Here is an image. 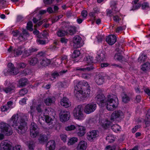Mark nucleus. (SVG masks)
Segmentation results:
<instances>
[{
  "label": "nucleus",
  "instance_id": "72a5a7b5",
  "mask_svg": "<svg viewBox=\"0 0 150 150\" xmlns=\"http://www.w3.org/2000/svg\"><path fill=\"white\" fill-rule=\"evenodd\" d=\"M30 135L31 137L35 138L39 134V130H30Z\"/></svg>",
  "mask_w": 150,
  "mask_h": 150
},
{
  "label": "nucleus",
  "instance_id": "39448f33",
  "mask_svg": "<svg viewBox=\"0 0 150 150\" xmlns=\"http://www.w3.org/2000/svg\"><path fill=\"white\" fill-rule=\"evenodd\" d=\"M83 110V109L81 105H79L75 108L73 114L75 119L79 120H83L84 119L85 116Z\"/></svg>",
  "mask_w": 150,
  "mask_h": 150
},
{
  "label": "nucleus",
  "instance_id": "dca6fc26",
  "mask_svg": "<svg viewBox=\"0 0 150 150\" xmlns=\"http://www.w3.org/2000/svg\"><path fill=\"white\" fill-rule=\"evenodd\" d=\"M13 147L6 142L3 141L0 144V150H13Z\"/></svg>",
  "mask_w": 150,
  "mask_h": 150
},
{
  "label": "nucleus",
  "instance_id": "4d7b16f0",
  "mask_svg": "<svg viewBox=\"0 0 150 150\" xmlns=\"http://www.w3.org/2000/svg\"><path fill=\"white\" fill-rule=\"evenodd\" d=\"M141 5L139 4H134L133 6L132 10H135L137 9L140 7Z\"/></svg>",
  "mask_w": 150,
  "mask_h": 150
},
{
  "label": "nucleus",
  "instance_id": "2eb2a0df",
  "mask_svg": "<svg viewBox=\"0 0 150 150\" xmlns=\"http://www.w3.org/2000/svg\"><path fill=\"white\" fill-rule=\"evenodd\" d=\"M88 147L87 142L84 140L80 141L77 145L76 149L78 150H86Z\"/></svg>",
  "mask_w": 150,
  "mask_h": 150
},
{
  "label": "nucleus",
  "instance_id": "ea45409f",
  "mask_svg": "<svg viewBox=\"0 0 150 150\" xmlns=\"http://www.w3.org/2000/svg\"><path fill=\"white\" fill-rule=\"evenodd\" d=\"M67 71V70H63L61 71L59 73L57 72L54 73L52 75V77H53V79H52V80H54V79L55 78V76H57L60 75H62V74L65 73Z\"/></svg>",
  "mask_w": 150,
  "mask_h": 150
},
{
  "label": "nucleus",
  "instance_id": "3c124183",
  "mask_svg": "<svg viewBox=\"0 0 150 150\" xmlns=\"http://www.w3.org/2000/svg\"><path fill=\"white\" fill-rule=\"evenodd\" d=\"M122 100L124 102L126 103L129 101V98L126 95H125L124 96L122 97Z\"/></svg>",
  "mask_w": 150,
  "mask_h": 150
},
{
  "label": "nucleus",
  "instance_id": "f704fd0d",
  "mask_svg": "<svg viewBox=\"0 0 150 150\" xmlns=\"http://www.w3.org/2000/svg\"><path fill=\"white\" fill-rule=\"evenodd\" d=\"M93 69L92 68L86 67L85 68H80L79 67H77L75 68V69L77 71H89Z\"/></svg>",
  "mask_w": 150,
  "mask_h": 150
},
{
  "label": "nucleus",
  "instance_id": "f3484780",
  "mask_svg": "<svg viewBox=\"0 0 150 150\" xmlns=\"http://www.w3.org/2000/svg\"><path fill=\"white\" fill-rule=\"evenodd\" d=\"M116 36L113 35L108 36L106 39V41L110 45L114 44L116 41Z\"/></svg>",
  "mask_w": 150,
  "mask_h": 150
},
{
  "label": "nucleus",
  "instance_id": "de8ad7c7",
  "mask_svg": "<svg viewBox=\"0 0 150 150\" xmlns=\"http://www.w3.org/2000/svg\"><path fill=\"white\" fill-rule=\"evenodd\" d=\"M60 138L64 142H66L67 139V136L65 134H61L60 135Z\"/></svg>",
  "mask_w": 150,
  "mask_h": 150
},
{
  "label": "nucleus",
  "instance_id": "bb28decb",
  "mask_svg": "<svg viewBox=\"0 0 150 150\" xmlns=\"http://www.w3.org/2000/svg\"><path fill=\"white\" fill-rule=\"evenodd\" d=\"M95 81L98 85H101L104 82V77L100 74H99L96 77L95 79Z\"/></svg>",
  "mask_w": 150,
  "mask_h": 150
},
{
  "label": "nucleus",
  "instance_id": "c9c22d12",
  "mask_svg": "<svg viewBox=\"0 0 150 150\" xmlns=\"http://www.w3.org/2000/svg\"><path fill=\"white\" fill-rule=\"evenodd\" d=\"M115 137L114 136L111 134H109L106 137V140L110 143L113 142L115 140Z\"/></svg>",
  "mask_w": 150,
  "mask_h": 150
},
{
  "label": "nucleus",
  "instance_id": "37998d69",
  "mask_svg": "<svg viewBox=\"0 0 150 150\" xmlns=\"http://www.w3.org/2000/svg\"><path fill=\"white\" fill-rule=\"evenodd\" d=\"M32 71L30 69H26L23 71L22 73V74L23 76H26L30 75Z\"/></svg>",
  "mask_w": 150,
  "mask_h": 150
},
{
  "label": "nucleus",
  "instance_id": "423d86ee",
  "mask_svg": "<svg viewBox=\"0 0 150 150\" xmlns=\"http://www.w3.org/2000/svg\"><path fill=\"white\" fill-rule=\"evenodd\" d=\"M24 50V48L23 46H17L13 48L11 46L8 49V51L9 53L11 52L15 57H16L21 55Z\"/></svg>",
  "mask_w": 150,
  "mask_h": 150
},
{
  "label": "nucleus",
  "instance_id": "ddd939ff",
  "mask_svg": "<svg viewBox=\"0 0 150 150\" xmlns=\"http://www.w3.org/2000/svg\"><path fill=\"white\" fill-rule=\"evenodd\" d=\"M95 99L98 103L101 105L105 104L106 98L104 95L102 94H100L97 95L95 97Z\"/></svg>",
  "mask_w": 150,
  "mask_h": 150
},
{
  "label": "nucleus",
  "instance_id": "e433bc0d",
  "mask_svg": "<svg viewBox=\"0 0 150 150\" xmlns=\"http://www.w3.org/2000/svg\"><path fill=\"white\" fill-rule=\"evenodd\" d=\"M84 61L88 64H90L93 62V58L92 56H88L84 58Z\"/></svg>",
  "mask_w": 150,
  "mask_h": 150
},
{
  "label": "nucleus",
  "instance_id": "a211bd4d",
  "mask_svg": "<svg viewBox=\"0 0 150 150\" xmlns=\"http://www.w3.org/2000/svg\"><path fill=\"white\" fill-rule=\"evenodd\" d=\"M8 66L9 68L8 71L10 74L16 75L18 72V69L15 68L13 64L9 63L8 64Z\"/></svg>",
  "mask_w": 150,
  "mask_h": 150
},
{
  "label": "nucleus",
  "instance_id": "bf43d9fd",
  "mask_svg": "<svg viewBox=\"0 0 150 150\" xmlns=\"http://www.w3.org/2000/svg\"><path fill=\"white\" fill-rule=\"evenodd\" d=\"M60 41L62 43L66 44L67 43L68 40L65 38H61Z\"/></svg>",
  "mask_w": 150,
  "mask_h": 150
},
{
  "label": "nucleus",
  "instance_id": "13d9d810",
  "mask_svg": "<svg viewBox=\"0 0 150 150\" xmlns=\"http://www.w3.org/2000/svg\"><path fill=\"white\" fill-rule=\"evenodd\" d=\"M90 76V75L88 74H83L82 75V77L84 79H88Z\"/></svg>",
  "mask_w": 150,
  "mask_h": 150
},
{
  "label": "nucleus",
  "instance_id": "b1692460",
  "mask_svg": "<svg viewBox=\"0 0 150 150\" xmlns=\"http://www.w3.org/2000/svg\"><path fill=\"white\" fill-rule=\"evenodd\" d=\"M15 88V85L13 83L10 84L8 87L4 88L3 90L6 93H10L13 92Z\"/></svg>",
  "mask_w": 150,
  "mask_h": 150
},
{
  "label": "nucleus",
  "instance_id": "aec40b11",
  "mask_svg": "<svg viewBox=\"0 0 150 150\" xmlns=\"http://www.w3.org/2000/svg\"><path fill=\"white\" fill-rule=\"evenodd\" d=\"M23 34H21L18 38V39L21 41H23L26 40L27 38L29 36L27 31L24 29H22Z\"/></svg>",
  "mask_w": 150,
  "mask_h": 150
},
{
  "label": "nucleus",
  "instance_id": "6ab92c4d",
  "mask_svg": "<svg viewBox=\"0 0 150 150\" xmlns=\"http://www.w3.org/2000/svg\"><path fill=\"white\" fill-rule=\"evenodd\" d=\"M61 105L65 108H68L71 105V103L69 100L66 97L62 99L60 102Z\"/></svg>",
  "mask_w": 150,
  "mask_h": 150
},
{
  "label": "nucleus",
  "instance_id": "9d476101",
  "mask_svg": "<svg viewBox=\"0 0 150 150\" xmlns=\"http://www.w3.org/2000/svg\"><path fill=\"white\" fill-rule=\"evenodd\" d=\"M98 132L95 130L90 131L87 134L86 138L90 141H92L98 136Z\"/></svg>",
  "mask_w": 150,
  "mask_h": 150
},
{
  "label": "nucleus",
  "instance_id": "49530a36",
  "mask_svg": "<svg viewBox=\"0 0 150 150\" xmlns=\"http://www.w3.org/2000/svg\"><path fill=\"white\" fill-rule=\"evenodd\" d=\"M28 150H34L33 148L34 146V143L33 142L29 141L28 143Z\"/></svg>",
  "mask_w": 150,
  "mask_h": 150
},
{
  "label": "nucleus",
  "instance_id": "a18cd8bd",
  "mask_svg": "<svg viewBox=\"0 0 150 150\" xmlns=\"http://www.w3.org/2000/svg\"><path fill=\"white\" fill-rule=\"evenodd\" d=\"M80 53V51L78 50H75L74 51L72 55V57L73 58H76L78 57Z\"/></svg>",
  "mask_w": 150,
  "mask_h": 150
},
{
  "label": "nucleus",
  "instance_id": "680f3d73",
  "mask_svg": "<svg viewBox=\"0 0 150 150\" xmlns=\"http://www.w3.org/2000/svg\"><path fill=\"white\" fill-rule=\"evenodd\" d=\"M89 15L91 18V19L92 21H94L95 20V13L93 12H91L89 13Z\"/></svg>",
  "mask_w": 150,
  "mask_h": 150
},
{
  "label": "nucleus",
  "instance_id": "6e6d98bb",
  "mask_svg": "<svg viewBox=\"0 0 150 150\" xmlns=\"http://www.w3.org/2000/svg\"><path fill=\"white\" fill-rule=\"evenodd\" d=\"M37 42L38 44L41 45H44L46 43V41L45 40H41L38 39L37 40Z\"/></svg>",
  "mask_w": 150,
  "mask_h": 150
},
{
  "label": "nucleus",
  "instance_id": "58836bf2",
  "mask_svg": "<svg viewBox=\"0 0 150 150\" xmlns=\"http://www.w3.org/2000/svg\"><path fill=\"white\" fill-rule=\"evenodd\" d=\"M57 35L59 37H62L67 35V32L65 31L60 30L57 33Z\"/></svg>",
  "mask_w": 150,
  "mask_h": 150
},
{
  "label": "nucleus",
  "instance_id": "9b49d317",
  "mask_svg": "<svg viewBox=\"0 0 150 150\" xmlns=\"http://www.w3.org/2000/svg\"><path fill=\"white\" fill-rule=\"evenodd\" d=\"M59 117L61 121L64 122L67 121L70 117V112L67 111L62 110L60 112Z\"/></svg>",
  "mask_w": 150,
  "mask_h": 150
},
{
  "label": "nucleus",
  "instance_id": "6e6552de",
  "mask_svg": "<svg viewBox=\"0 0 150 150\" xmlns=\"http://www.w3.org/2000/svg\"><path fill=\"white\" fill-rule=\"evenodd\" d=\"M97 105L93 103L86 105L83 108L84 112L86 114H89L94 112L96 109Z\"/></svg>",
  "mask_w": 150,
  "mask_h": 150
},
{
  "label": "nucleus",
  "instance_id": "1a4fd4ad",
  "mask_svg": "<svg viewBox=\"0 0 150 150\" xmlns=\"http://www.w3.org/2000/svg\"><path fill=\"white\" fill-rule=\"evenodd\" d=\"M73 42V46L74 48L81 47L83 45L81 38L78 35H76L74 37Z\"/></svg>",
  "mask_w": 150,
  "mask_h": 150
},
{
  "label": "nucleus",
  "instance_id": "cd10ccee",
  "mask_svg": "<svg viewBox=\"0 0 150 150\" xmlns=\"http://www.w3.org/2000/svg\"><path fill=\"white\" fill-rule=\"evenodd\" d=\"M116 50L118 53L116 54L114 56V59H115L119 61H121L122 60L123 57L121 54V53L123 52V50H120L119 48L116 49Z\"/></svg>",
  "mask_w": 150,
  "mask_h": 150
},
{
  "label": "nucleus",
  "instance_id": "c03bdc74",
  "mask_svg": "<svg viewBox=\"0 0 150 150\" xmlns=\"http://www.w3.org/2000/svg\"><path fill=\"white\" fill-rule=\"evenodd\" d=\"M39 130V129L35 123L32 122L30 125V130Z\"/></svg>",
  "mask_w": 150,
  "mask_h": 150
},
{
  "label": "nucleus",
  "instance_id": "f8f14e48",
  "mask_svg": "<svg viewBox=\"0 0 150 150\" xmlns=\"http://www.w3.org/2000/svg\"><path fill=\"white\" fill-rule=\"evenodd\" d=\"M76 129V133L79 137H82L86 133V128L82 126L78 125Z\"/></svg>",
  "mask_w": 150,
  "mask_h": 150
},
{
  "label": "nucleus",
  "instance_id": "e2e57ef3",
  "mask_svg": "<svg viewBox=\"0 0 150 150\" xmlns=\"http://www.w3.org/2000/svg\"><path fill=\"white\" fill-rule=\"evenodd\" d=\"M107 15L111 17L114 14V13L112 12V10H111L109 9L107 10Z\"/></svg>",
  "mask_w": 150,
  "mask_h": 150
},
{
  "label": "nucleus",
  "instance_id": "052dcab7",
  "mask_svg": "<svg viewBox=\"0 0 150 150\" xmlns=\"http://www.w3.org/2000/svg\"><path fill=\"white\" fill-rule=\"evenodd\" d=\"M13 150H22L21 146L19 145H16L14 147H13Z\"/></svg>",
  "mask_w": 150,
  "mask_h": 150
},
{
  "label": "nucleus",
  "instance_id": "0eeeda50",
  "mask_svg": "<svg viewBox=\"0 0 150 150\" xmlns=\"http://www.w3.org/2000/svg\"><path fill=\"white\" fill-rule=\"evenodd\" d=\"M110 115L109 114H105L101 117L99 120L100 125L104 128L109 127L111 125V122L108 119L109 118Z\"/></svg>",
  "mask_w": 150,
  "mask_h": 150
},
{
  "label": "nucleus",
  "instance_id": "79ce46f5",
  "mask_svg": "<svg viewBox=\"0 0 150 150\" xmlns=\"http://www.w3.org/2000/svg\"><path fill=\"white\" fill-rule=\"evenodd\" d=\"M76 127L74 125H70L65 127V129L67 131H71L76 129Z\"/></svg>",
  "mask_w": 150,
  "mask_h": 150
},
{
  "label": "nucleus",
  "instance_id": "4468645a",
  "mask_svg": "<svg viewBox=\"0 0 150 150\" xmlns=\"http://www.w3.org/2000/svg\"><path fill=\"white\" fill-rule=\"evenodd\" d=\"M124 113L121 111H115L112 114L110 119L112 120H113L118 118H122L124 117Z\"/></svg>",
  "mask_w": 150,
  "mask_h": 150
},
{
  "label": "nucleus",
  "instance_id": "0e129e2a",
  "mask_svg": "<svg viewBox=\"0 0 150 150\" xmlns=\"http://www.w3.org/2000/svg\"><path fill=\"white\" fill-rule=\"evenodd\" d=\"M61 63H62V61L64 60H66L67 62L68 61L67 56L66 55H63L62 56L61 58L60 59Z\"/></svg>",
  "mask_w": 150,
  "mask_h": 150
},
{
  "label": "nucleus",
  "instance_id": "2f4dec72",
  "mask_svg": "<svg viewBox=\"0 0 150 150\" xmlns=\"http://www.w3.org/2000/svg\"><path fill=\"white\" fill-rule=\"evenodd\" d=\"M150 69V64L147 62L141 66V69L144 72L149 71Z\"/></svg>",
  "mask_w": 150,
  "mask_h": 150
},
{
  "label": "nucleus",
  "instance_id": "c85d7f7f",
  "mask_svg": "<svg viewBox=\"0 0 150 150\" xmlns=\"http://www.w3.org/2000/svg\"><path fill=\"white\" fill-rule=\"evenodd\" d=\"M39 59L37 57L31 58L28 60V63L30 65L33 66L35 65L39 62Z\"/></svg>",
  "mask_w": 150,
  "mask_h": 150
},
{
  "label": "nucleus",
  "instance_id": "393cba45",
  "mask_svg": "<svg viewBox=\"0 0 150 150\" xmlns=\"http://www.w3.org/2000/svg\"><path fill=\"white\" fill-rule=\"evenodd\" d=\"M39 59L40 64L45 67L48 66L51 62L50 60L45 58L42 57L41 58H39Z\"/></svg>",
  "mask_w": 150,
  "mask_h": 150
},
{
  "label": "nucleus",
  "instance_id": "473e14b6",
  "mask_svg": "<svg viewBox=\"0 0 150 150\" xmlns=\"http://www.w3.org/2000/svg\"><path fill=\"white\" fill-rule=\"evenodd\" d=\"M78 140V139L76 137H73L69 139L67 144L68 145H71L76 142Z\"/></svg>",
  "mask_w": 150,
  "mask_h": 150
},
{
  "label": "nucleus",
  "instance_id": "4c0bfd02",
  "mask_svg": "<svg viewBox=\"0 0 150 150\" xmlns=\"http://www.w3.org/2000/svg\"><path fill=\"white\" fill-rule=\"evenodd\" d=\"M120 127L117 124L111 126V129L112 130L116 132H117L120 131Z\"/></svg>",
  "mask_w": 150,
  "mask_h": 150
},
{
  "label": "nucleus",
  "instance_id": "5fc2aeb1",
  "mask_svg": "<svg viewBox=\"0 0 150 150\" xmlns=\"http://www.w3.org/2000/svg\"><path fill=\"white\" fill-rule=\"evenodd\" d=\"M42 106L41 104L38 105L36 107V109L39 113H41L42 112Z\"/></svg>",
  "mask_w": 150,
  "mask_h": 150
},
{
  "label": "nucleus",
  "instance_id": "69168bd1",
  "mask_svg": "<svg viewBox=\"0 0 150 150\" xmlns=\"http://www.w3.org/2000/svg\"><path fill=\"white\" fill-rule=\"evenodd\" d=\"M31 50H25L24 51V55L26 57H28L30 55L31 52Z\"/></svg>",
  "mask_w": 150,
  "mask_h": 150
},
{
  "label": "nucleus",
  "instance_id": "f03ea898",
  "mask_svg": "<svg viewBox=\"0 0 150 150\" xmlns=\"http://www.w3.org/2000/svg\"><path fill=\"white\" fill-rule=\"evenodd\" d=\"M75 95L77 98L89 96L91 90L89 84L85 81L78 82L75 86Z\"/></svg>",
  "mask_w": 150,
  "mask_h": 150
},
{
  "label": "nucleus",
  "instance_id": "c756f323",
  "mask_svg": "<svg viewBox=\"0 0 150 150\" xmlns=\"http://www.w3.org/2000/svg\"><path fill=\"white\" fill-rule=\"evenodd\" d=\"M145 124L146 127L150 125V111L149 110L146 115L144 120Z\"/></svg>",
  "mask_w": 150,
  "mask_h": 150
},
{
  "label": "nucleus",
  "instance_id": "603ef678",
  "mask_svg": "<svg viewBox=\"0 0 150 150\" xmlns=\"http://www.w3.org/2000/svg\"><path fill=\"white\" fill-rule=\"evenodd\" d=\"M142 7L143 9H146L149 8L148 4L147 3H144L142 4Z\"/></svg>",
  "mask_w": 150,
  "mask_h": 150
},
{
  "label": "nucleus",
  "instance_id": "774afa93",
  "mask_svg": "<svg viewBox=\"0 0 150 150\" xmlns=\"http://www.w3.org/2000/svg\"><path fill=\"white\" fill-rule=\"evenodd\" d=\"M115 146H111L110 145L107 146L105 148L106 150H115Z\"/></svg>",
  "mask_w": 150,
  "mask_h": 150
},
{
  "label": "nucleus",
  "instance_id": "7c9ffc66",
  "mask_svg": "<svg viewBox=\"0 0 150 150\" xmlns=\"http://www.w3.org/2000/svg\"><path fill=\"white\" fill-rule=\"evenodd\" d=\"M28 82V80L26 79L22 78L19 80L18 86L19 87L25 86Z\"/></svg>",
  "mask_w": 150,
  "mask_h": 150
},
{
  "label": "nucleus",
  "instance_id": "412c9836",
  "mask_svg": "<svg viewBox=\"0 0 150 150\" xmlns=\"http://www.w3.org/2000/svg\"><path fill=\"white\" fill-rule=\"evenodd\" d=\"M55 146L56 144L54 140L50 141L47 143L46 150H54Z\"/></svg>",
  "mask_w": 150,
  "mask_h": 150
},
{
  "label": "nucleus",
  "instance_id": "5701e85b",
  "mask_svg": "<svg viewBox=\"0 0 150 150\" xmlns=\"http://www.w3.org/2000/svg\"><path fill=\"white\" fill-rule=\"evenodd\" d=\"M55 98L54 97H48L44 100V103L47 105H50L55 102Z\"/></svg>",
  "mask_w": 150,
  "mask_h": 150
},
{
  "label": "nucleus",
  "instance_id": "4be33fe9",
  "mask_svg": "<svg viewBox=\"0 0 150 150\" xmlns=\"http://www.w3.org/2000/svg\"><path fill=\"white\" fill-rule=\"evenodd\" d=\"M13 102L11 101L8 102L7 104L1 107V110L2 112H5L8 110L10 108H12V105Z\"/></svg>",
  "mask_w": 150,
  "mask_h": 150
},
{
  "label": "nucleus",
  "instance_id": "a878e982",
  "mask_svg": "<svg viewBox=\"0 0 150 150\" xmlns=\"http://www.w3.org/2000/svg\"><path fill=\"white\" fill-rule=\"evenodd\" d=\"M67 28V33L69 32V33L71 35L75 34L76 32V28L74 26L68 25L66 27Z\"/></svg>",
  "mask_w": 150,
  "mask_h": 150
},
{
  "label": "nucleus",
  "instance_id": "338daca9",
  "mask_svg": "<svg viewBox=\"0 0 150 150\" xmlns=\"http://www.w3.org/2000/svg\"><path fill=\"white\" fill-rule=\"evenodd\" d=\"M27 100V98H26L22 99L19 101V103L21 105L25 104L26 103V100Z\"/></svg>",
  "mask_w": 150,
  "mask_h": 150
},
{
  "label": "nucleus",
  "instance_id": "7ed1b4c3",
  "mask_svg": "<svg viewBox=\"0 0 150 150\" xmlns=\"http://www.w3.org/2000/svg\"><path fill=\"white\" fill-rule=\"evenodd\" d=\"M105 104L106 108L109 111L114 110L117 107L118 105V100L116 96L114 95H109L106 98Z\"/></svg>",
  "mask_w": 150,
  "mask_h": 150
},
{
  "label": "nucleus",
  "instance_id": "09e8293b",
  "mask_svg": "<svg viewBox=\"0 0 150 150\" xmlns=\"http://www.w3.org/2000/svg\"><path fill=\"white\" fill-rule=\"evenodd\" d=\"M27 28L28 30H29L31 31L33 30V24L31 21H30L28 22L27 23Z\"/></svg>",
  "mask_w": 150,
  "mask_h": 150
},
{
  "label": "nucleus",
  "instance_id": "8fccbe9b",
  "mask_svg": "<svg viewBox=\"0 0 150 150\" xmlns=\"http://www.w3.org/2000/svg\"><path fill=\"white\" fill-rule=\"evenodd\" d=\"M28 91L27 89L24 88L22 89L19 91V95L21 96H23L27 93Z\"/></svg>",
  "mask_w": 150,
  "mask_h": 150
},
{
  "label": "nucleus",
  "instance_id": "f257e3e1",
  "mask_svg": "<svg viewBox=\"0 0 150 150\" xmlns=\"http://www.w3.org/2000/svg\"><path fill=\"white\" fill-rule=\"evenodd\" d=\"M28 116L22 114L19 115L18 114L14 115L8 122V124L2 122L0 123V133H3L7 136L11 135L13 130L10 126L14 127L19 134L25 133L27 129L26 122L28 121Z\"/></svg>",
  "mask_w": 150,
  "mask_h": 150
},
{
  "label": "nucleus",
  "instance_id": "20e7f679",
  "mask_svg": "<svg viewBox=\"0 0 150 150\" xmlns=\"http://www.w3.org/2000/svg\"><path fill=\"white\" fill-rule=\"evenodd\" d=\"M49 110H50L49 109H45L44 112L42 114V116H41V117L43 118V120H45L46 122L49 124V126L47 128V129H51L54 128L56 129L57 124V122H55V121L53 122L54 121L53 119L48 116V115H50V112H49Z\"/></svg>",
  "mask_w": 150,
  "mask_h": 150
},
{
  "label": "nucleus",
  "instance_id": "a19ab883",
  "mask_svg": "<svg viewBox=\"0 0 150 150\" xmlns=\"http://www.w3.org/2000/svg\"><path fill=\"white\" fill-rule=\"evenodd\" d=\"M147 57L146 55L142 54L138 58V61L140 63L144 62L146 59Z\"/></svg>",
  "mask_w": 150,
  "mask_h": 150
},
{
  "label": "nucleus",
  "instance_id": "864d4df0",
  "mask_svg": "<svg viewBox=\"0 0 150 150\" xmlns=\"http://www.w3.org/2000/svg\"><path fill=\"white\" fill-rule=\"evenodd\" d=\"M45 135H40L39 139V141L40 142H42L45 141Z\"/></svg>",
  "mask_w": 150,
  "mask_h": 150
}]
</instances>
